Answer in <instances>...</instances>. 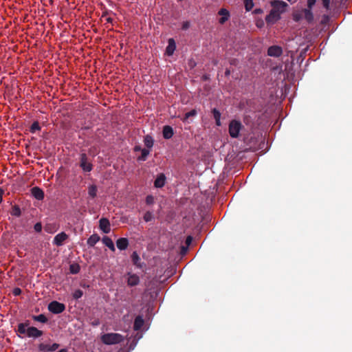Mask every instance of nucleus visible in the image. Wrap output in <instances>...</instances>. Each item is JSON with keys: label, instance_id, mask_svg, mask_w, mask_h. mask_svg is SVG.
Listing matches in <instances>:
<instances>
[{"label": "nucleus", "instance_id": "1", "mask_svg": "<svg viewBox=\"0 0 352 352\" xmlns=\"http://www.w3.org/2000/svg\"><path fill=\"white\" fill-rule=\"evenodd\" d=\"M101 340L105 344H116L122 342L124 337L120 333H108L102 336Z\"/></svg>", "mask_w": 352, "mask_h": 352}, {"label": "nucleus", "instance_id": "2", "mask_svg": "<svg viewBox=\"0 0 352 352\" xmlns=\"http://www.w3.org/2000/svg\"><path fill=\"white\" fill-rule=\"evenodd\" d=\"M243 128L239 120H232L230 122L228 131L231 138H237L239 136L241 130Z\"/></svg>", "mask_w": 352, "mask_h": 352}, {"label": "nucleus", "instance_id": "3", "mask_svg": "<svg viewBox=\"0 0 352 352\" xmlns=\"http://www.w3.org/2000/svg\"><path fill=\"white\" fill-rule=\"evenodd\" d=\"M270 4L272 7V10L278 13L279 15L284 13L288 7V4L286 2L280 0H273L270 2Z\"/></svg>", "mask_w": 352, "mask_h": 352}, {"label": "nucleus", "instance_id": "4", "mask_svg": "<svg viewBox=\"0 0 352 352\" xmlns=\"http://www.w3.org/2000/svg\"><path fill=\"white\" fill-rule=\"evenodd\" d=\"M47 308L52 314H58L65 311V305L63 303L54 300L49 303Z\"/></svg>", "mask_w": 352, "mask_h": 352}, {"label": "nucleus", "instance_id": "5", "mask_svg": "<svg viewBox=\"0 0 352 352\" xmlns=\"http://www.w3.org/2000/svg\"><path fill=\"white\" fill-rule=\"evenodd\" d=\"M80 167L84 172H90L93 169V165L88 161V157L85 153L80 154Z\"/></svg>", "mask_w": 352, "mask_h": 352}, {"label": "nucleus", "instance_id": "6", "mask_svg": "<svg viewBox=\"0 0 352 352\" xmlns=\"http://www.w3.org/2000/svg\"><path fill=\"white\" fill-rule=\"evenodd\" d=\"M166 271L164 268L160 270H157L155 273V284L159 283L160 285L164 283L170 276L169 274H165ZM158 286L155 285V289H157Z\"/></svg>", "mask_w": 352, "mask_h": 352}, {"label": "nucleus", "instance_id": "7", "mask_svg": "<svg viewBox=\"0 0 352 352\" xmlns=\"http://www.w3.org/2000/svg\"><path fill=\"white\" fill-rule=\"evenodd\" d=\"M283 54V50L278 45H272L267 50V55L273 57H279Z\"/></svg>", "mask_w": 352, "mask_h": 352}, {"label": "nucleus", "instance_id": "8", "mask_svg": "<svg viewBox=\"0 0 352 352\" xmlns=\"http://www.w3.org/2000/svg\"><path fill=\"white\" fill-rule=\"evenodd\" d=\"M67 239L68 235L65 232H62L54 236L53 243L56 246H61Z\"/></svg>", "mask_w": 352, "mask_h": 352}, {"label": "nucleus", "instance_id": "9", "mask_svg": "<svg viewBox=\"0 0 352 352\" xmlns=\"http://www.w3.org/2000/svg\"><path fill=\"white\" fill-rule=\"evenodd\" d=\"M59 346L57 343H54L52 345L41 343L38 345V349L42 352L55 351L58 349Z\"/></svg>", "mask_w": 352, "mask_h": 352}, {"label": "nucleus", "instance_id": "10", "mask_svg": "<svg viewBox=\"0 0 352 352\" xmlns=\"http://www.w3.org/2000/svg\"><path fill=\"white\" fill-rule=\"evenodd\" d=\"M100 229L105 234H108L110 230V222L107 218H101L99 221Z\"/></svg>", "mask_w": 352, "mask_h": 352}, {"label": "nucleus", "instance_id": "11", "mask_svg": "<svg viewBox=\"0 0 352 352\" xmlns=\"http://www.w3.org/2000/svg\"><path fill=\"white\" fill-rule=\"evenodd\" d=\"M43 334V332L34 327H29L27 336L29 338H39Z\"/></svg>", "mask_w": 352, "mask_h": 352}, {"label": "nucleus", "instance_id": "12", "mask_svg": "<svg viewBox=\"0 0 352 352\" xmlns=\"http://www.w3.org/2000/svg\"><path fill=\"white\" fill-rule=\"evenodd\" d=\"M280 19V15L278 13L275 12L273 10H271L269 14L265 17L267 23H274Z\"/></svg>", "mask_w": 352, "mask_h": 352}, {"label": "nucleus", "instance_id": "13", "mask_svg": "<svg viewBox=\"0 0 352 352\" xmlns=\"http://www.w3.org/2000/svg\"><path fill=\"white\" fill-rule=\"evenodd\" d=\"M32 195L38 200H42L44 198V192L39 187L35 186L31 189Z\"/></svg>", "mask_w": 352, "mask_h": 352}, {"label": "nucleus", "instance_id": "14", "mask_svg": "<svg viewBox=\"0 0 352 352\" xmlns=\"http://www.w3.org/2000/svg\"><path fill=\"white\" fill-rule=\"evenodd\" d=\"M302 12H303V19H305L307 23H311L314 21V17L311 9L303 8Z\"/></svg>", "mask_w": 352, "mask_h": 352}, {"label": "nucleus", "instance_id": "15", "mask_svg": "<svg viewBox=\"0 0 352 352\" xmlns=\"http://www.w3.org/2000/svg\"><path fill=\"white\" fill-rule=\"evenodd\" d=\"M166 177L164 173H160L155 178V188H162L165 185Z\"/></svg>", "mask_w": 352, "mask_h": 352}, {"label": "nucleus", "instance_id": "16", "mask_svg": "<svg viewBox=\"0 0 352 352\" xmlns=\"http://www.w3.org/2000/svg\"><path fill=\"white\" fill-rule=\"evenodd\" d=\"M218 14L219 15L222 16L219 19V23L224 24L229 19V16H230L229 12L225 8H221L219 11Z\"/></svg>", "mask_w": 352, "mask_h": 352}, {"label": "nucleus", "instance_id": "17", "mask_svg": "<svg viewBox=\"0 0 352 352\" xmlns=\"http://www.w3.org/2000/svg\"><path fill=\"white\" fill-rule=\"evenodd\" d=\"M116 245L119 250H124L129 246V241L126 238H120L116 241Z\"/></svg>", "mask_w": 352, "mask_h": 352}, {"label": "nucleus", "instance_id": "18", "mask_svg": "<svg viewBox=\"0 0 352 352\" xmlns=\"http://www.w3.org/2000/svg\"><path fill=\"white\" fill-rule=\"evenodd\" d=\"M176 45L173 38L168 39V44L166 49V54L168 56H171L173 54L174 51L175 50Z\"/></svg>", "mask_w": 352, "mask_h": 352}, {"label": "nucleus", "instance_id": "19", "mask_svg": "<svg viewBox=\"0 0 352 352\" xmlns=\"http://www.w3.org/2000/svg\"><path fill=\"white\" fill-rule=\"evenodd\" d=\"M128 275H129V277H128L127 283H128L129 285L135 286V285H138L139 281H140L138 276H137L136 274H132L130 273H129Z\"/></svg>", "mask_w": 352, "mask_h": 352}, {"label": "nucleus", "instance_id": "20", "mask_svg": "<svg viewBox=\"0 0 352 352\" xmlns=\"http://www.w3.org/2000/svg\"><path fill=\"white\" fill-rule=\"evenodd\" d=\"M162 133L165 139H170L173 135V129L171 126L166 125L163 128Z\"/></svg>", "mask_w": 352, "mask_h": 352}, {"label": "nucleus", "instance_id": "21", "mask_svg": "<svg viewBox=\"0 0 352 352\" xmlns=\"http://www.w3.org/2000/svg\"><path fill=\"white\" fill-rule=\"evenodd\" d=\"M29 326V322L27 321L24 323H19L17 327V332L20 334H28V327Z\"/></svg>", "mask_w": 352, "mask_h": 352}, {"label": "nucleus", "instance_id": "22", "mask_svg": "<svg viewBox=\"0 0 352 352\" xmlns=\"http://www.w3.org/2000/svg\"><path fill=\"white\" fill-rule=\"evenodd\" d=\"M144 324V319L142 316H138L135 318L133 324V329L135 331L140 330Z\"/></svg>", "mask_w": 352, "mask_h": 352}, {"label": "nucleus", "instance_id": "23", "mask_svg": "<svg viewBox=\"0 0 352 352\" xmlns=\"http://www.w3.org/2000/svg\"><path fill=\"white\" fill-rule=\"evenodd\" d=\"M100 238L97 234L91 235L87 239V245L89 247H94L96 243L100 241Z\"/></svg>", "mask_w": 352, "mask_h": 352}, {"label": "nucleus", "instance_id": "24", "mask_svg": "<svg viewBox=\"0 0 352 352\" xmlns=\"http://www.w3.org/2000/svg\"><path fill=\"white\" fill-rule=\"evenodd\" d=\"M212 113L213 115L214 119L215 120V123L217 126H221V113L220 111L217 109L216 108H214L212 109Z\"/></svg>", "mask_w": 352, "mask_h": 352}, {"label": "nucleus", "instance_id": "25", "mask_svg": "<svg viewBox=\"0 0 352 352\" xmlns=\"http://www.w3.org/2000/svg\"><path fill=\"white\" fill-rule=\"evenodd\" d=\"M102 243L108 247L111 251H115V246L113 241L108 236H104L102 239Z\"/></svg>", "mask_w": 352, "mask_h": 352}, {"label": "nucleus", "instance_id": "26", "mask_svg": "<svg viewBox=\"0 0 352 352\" xmlns=\"http://www.w3.org/2000/svg\"><path fill=\"white\" fill-rule=\"evenodd\" d=\"M131 260H132L133 265H135V266H137L139 268L142 267V266L140 263L141 258L136 252H133V254H131Z\"/></svg>", "mask_w": 352, "mask_h": 352}, {"label": "nucleus", "instance_id": "27", "mask_svg": "<svg viewBox=\"0 0 352 352\" xmlns=\"http://www.w3.org/2000/svg\"><path fill=\"white\" fill-rule=\"evenodd\" d=\"M149 154V151L148 148H143L140 152V155H138V160L139 161H145L147 158V156Z\"/></svg>", "mask_w": 352, "mask_h": 352}, {"label": "nucleus", "instance_id": "28", "mask_svg": "<svg viewBox=\"0 0 352 352\" xmlns=\"http://www.w3.org/2000/svg\"><path fill=\"white\" fill-rule=\"evenodd\" d=\"M32 319L34 321H37L41 323H46L48 321L47 318L44 314H40L38 316H32Z\"/></svg>", "mask_w": 352, "mask_h": 352}, {"label": "nucleus", "instance_id": "29", "mask_svg": "<svg viewBox=\"0 0 352 352\" xmlns=\"http://www.w3.org/2000/svg\"><path fill=\"white\" fill-rule=\"evenodd\" d=\"M144 142L145 146L147 147V148H151L153 145V138L149 135H147L144 138Z\"/></svg>", "mask_w": 352, "mask_h": 352}, {"label": "nucleus", "instance_id": "30", "mask_svg": "<svg viewBox=\"0 0 352 352\" xmlns=\"http://www.w3.org/2000/svg\"><path fill=\"white\" fill-rule=\"evenodd\" d=\"M97 190H98V189H97L96 186L91 185L88 188V194L90 197H91L92 198H94L96 197Z\"/></svg>", "mask_w": 352, "mask_h": 352}, {"label": "nucleus", "instance_id": "31", "mask_svg": "<svg viewBox=\"0 0 352 352\" xmlns=\"http://www.w3.org/2000/svg\"><path fill=\"white\" fill-rule=\"evenodd\" d=\"M80 266L78 264L74 263L70 265L69 266V271L70 273L72 274H76L80 272Z\"/></svg>", "mask_w": 352, "mask_h": 352}, {"label": "nucleus", "instance_id": "32", "mask_svg": "<svg viewBox=\"0 0 352 352\" xmlns=\"http://www.w3.org/2000/svg\"><path fill=\"white\" fill-rule=\"evenodd\" d=\"M40 130H41V126H39V123L38 121L34 122L32 124L30 129V131L32 133H36V131H40Z\"/></svg>", "mask_w": 352, "mask_h": 352}, {"label": "nucleus", "instance_id": "33", "mask_svg": "<svg viewBox=\"0 0 352 352\" xmlns=\"http://www.w3.org/2000/svg\"><path fill=\"white\" fill-rule=\"evenodd\" d=\"M292 16L294 21L299 22L303 19V12H302V10L300 12H294Z\"/></svg>", "mask_w": 352, "mask_h": 352}, {"label": "nucleus", "instance_id": "34", "mask_svg": "<svg viewBox=\"0 0 352 352\" xmlns=\"http://www.w3.org/2000/svg\"><path fill=\"white\" fill-rule=\"evenodd\" d=\"M12 215L15 217H20L21 214V209L20 208L15 205L12 207V210L11 212Z\"/></svg>", "mask_w": 352, "mask_h": 352}, {"label": "nucleus", "instance_id": "35", "mask_svg": "<svg viewBox=\"0 0 352 352\" xmlns=\"http://www.w3.org/2000/svg\"><path fill=\"white\" fill-rule=\"evenodd\" d=\"M244 5L246 11H250L254 6V3L252 0H244Z\"/></svg>", "mask_w": 352, "mask_h": 352}, {"label": "nucleus", "instance_id": "36", "mask_svg": "<svg viewBox=\"0 0 352 352\" xmlns=\"http://www.w3.org/2000/svg\"><path fill=\"white\" fill-rule=\"evenodd\" d=\"M197 115V111L195 109H192L189 112L185 113L184 120H187L189 118L195 116Z\"/></svg>", "mask_w": 352, "mask_h": 352}, {"label": "nucleus", "instance_id": "37", "mask_svg": "<svg viewBox=\"0 0 352 352\" xmlns=\"http://www.w3.org/2000/svg\"><path fill=\"white\" fill-rule=\"evenodd\" d=\"M83 295V292L81 289H76L73 293V298L76 300L80 298Z\"/></svg>", "mask_w": 352, "mask_h": 352}, {"label": "nucleus", "instance_id": "38", "mask_svg": "<svg viewBox=\"0 0 352 352\" xmlns=\"http://www.w3.org/2000/svg\"><path fill=\"white\" fill-rule=\"evenodd\" d=\"M153 219V214H152V212H150V211H147L144 215V220L146 221V222H148L150 221H151Z\"/></svg>", "mask_w": 352, "mask_h": 352}, {"label": "nucleus", "instance_id": "39", "mask_svg": "<svg viewBox=\"0 0 352 352\" xmlns=\"http://www.w3.org/2000/svg\"><path fill=\"white\" fill-rule=\"evenodd\" d=\"M196 65H197V63L195 60H193L192 58L188 60V67L190 69H193Z\"/></svg>", "mask_w": 352, "mask_h": 352}, {"label": "nucleus", "instance_id": "40", "mask_svg": "<svg viewBox=\"0 0 352 352\" xmlns=\"http://www.w3.org/2000/svg\"><path fill=\"white\" fill-rule=\"evenodd\" d=\"M34 229L36 232H41L42 230V224L40 222L36 223L34 226Z\"/></svg>", "mask_w": 352, "mask_h": 352}, {"label": "nucleus", "instance_id": "41", "mask_svg": "<svg viewBox=\"0 0 352 352\" xmlns=\"http://www.w3.org/2000/svg\"><path fill=\"white\" fill-rule=\"evenodd\" d=\"M316 0H307V9L313 8L314 6L316 4Z\"/></svg>", "mask_w": 352, "mask_h": 352}, {"label": "nucleus", "instance_id": "42", "mask_svg": "<svg viewBox=\"0 0 352 352\" xmlns=\"http://www.w3.org/2000/svg\"><path fill=\"white\" fill-rule=\"evenodd\" d=\"M146 202L148 205L152 204L154 202V197L152 195H148L146 199Z\"/></svg>", "mask_w": 352, "mask_h": 352}, {"label": "nucleus", "instance_id": "43", "mask_svg": "<svg viewBox=\"0 0 352 352\" xmlns=\"http://www.w3.org/2000/svg\"><path fill=\"white\" fill-rule=\"evenodd\" d=\"M322 1L324 8L329 10L330 6V0H322Z\"/></svg>", "mask_w": 352, "mask_h": 352}, {"label": "nucleus", "instance_id": "44", "mask_svg": "<svg viewBox=\"0 0 352 352\" xmlns=\"http://www.w3.org/2000/svg\"><path fill=\"white\" fill-rule=\"evenodd\" d=\"M21 293V290L20 288H15L13 290V294L15 295V296H18V295H20Z\"/></svg>", "mask_w": 352, "mask_h": 352}, {"label": "nucleus", "instance_id": "45", "mask_svg": "<svg viewBox=\"0 0 352 352\" xmlns=\"http://www.w3.org/2000/svg\"><path fill=\"white\" fill-rule=\"evenodd\" d=\"M142 149L143 148L141 147L140 145H135V147H134V151L135 153H138V152L140 153Z\"/></svg>", "mask_w": 352, "mask_h": 352}, {"label": "nucleus", "instance_id": "46", "mask_svg": "<svg viewBox=\"0 0 352 352\" xmlns=\"http://www.w3.org/2000/svg\"><path fill=\"white\" fill-rule=\"evenodd\" d=\"M4 194V190L0 187V204L3 201V195Z\"/></svg>", "mask_w": 352, "mask_h": 352}, {"label": "nucleus", "instance_id": "47", "mask_svg": "<svg viewBox=\"0 0 352 352\" xmlns=\"http://www.w3.org/2000/svg\"><path fill=\"white\" fill-rule=\"evenodd\" d=\"M189 22L186 21L183 23L182 29L186 30L189 28Z\"/></svg>", "mask_w": 352, "mask_h": 352}, {"label": "nucleus", "instance_id": "48", "mask_svg": "<svg viewBox=\"0 0 352 352\" xmlns=\"http://www.w3.org/2000/svg\"><path fill=\"white\" fill-rule=\"evenodd\" d=\"M187 250H188V248L186 247L182 246L181 247V253L182 254H185L186 253V252H187Z\"/></svg>", "mask_w": 352, "mask_h": 352}, {"label": "nucleus", "instance_id": "49", "mask_svg": "<svg viewBox=\"0 0 352 352\" xmlns=\"http://www.w3.org/2000/svg\"><path fill=\"white\" fill-rule=\"evenodd\" d=\"M155 302L157 301V300H162V297L159 296L158 292L157 291H155Z\"/></svg>", "mask_w": 352, "mask_h": 352}, {"label": "nucleus", "instance_id": "50", "mask_svg": "<svg viewBox=\"0 0 352 352\" xmlns=\"http://www.w3.org/2000/svg\"><path fill=\"white\" fill-rule=\"evenodd\" d=\"M192 241V237L190 236H188L187 238H186V244L188 245H190V243H191Z\"/></svg>", "mask_w": 352, "mask_h": 352}, {"label": "nucleus", "instance_id": "51", "mask_svg": "<svg viewBox=\"0 0 352 352\" xmlns=\"http://www.w3.org/2000/svg\"><path fill=\"white\" fill-rule=\"evenodd\" d=\"M99 324H100V322H99V320H95V321H94V322H93V323H92V324H93L94 326H98Z\"/></svg>", "mask_w": 352, "mask_h": 352}, {"label": "nucleus", "instance_id": "52", "mask_svg": "<svg viewBox=\"0 0 352 352\" xmlns=\"http://www.w3.org/2000/svg\"><path fill=\"white\" fill-rule=\"evenodd\" d=\"M57 352H67V349H62L59 350Z\"/></svg>", "mask_w": 352, "mask_h": 352}, {"label": "nucleus", "instance_id": "53", "mask_svg": "<svg viewBox=\"0 0 352 352\" xmlns=\"http://www.w3.org/2000/svg\"><path fill=\"white\" fill-rule=\"evenodd\" d=\"M225 74H226V76H228V75H230V70H229V69H227V70L226 71V72H225Z\"/></svg>", "mask_w": 352, "mask_h": 352}, {"label": "nucleus", "instance_id": "54", "mask_svg": "<svg viewBox=\"0 0 352 352\" xmlns=\"http://www.w3.org/2000/svg\"><path fill=\"white\" fill-rule=\"evenodd\" d=\"M203 79H204V80H208V77L206 75H204V76H203Z\"/></svg>", "mask_w": 352, "mask_h": 352}, {"label": "nucleus", "instance_id": "55", "mask_svg": "<svg viewBox=\"0 0 352 352\" xmlns=\"http://www.w3.org/2000/svg\"><path fill=\"white\" fill-rule=\"evenodd\" d=\"M287 1L291 3H295L296 1V0H287Z\"/></svg>", "mask_w": 352, "mask_h": 352}, {"label": "nucleus", "instance_id": "56", "mask_svg": "<svg viewBox=\"0 0 352 352\" xmlns=\"http://www.w3.org/2000/svg\"><path fill=\"white\" fill-rule=\"evenodd\" d=\"M255 12H256V13H260V12H261V9H256V10H255Z\"/></svg>", "mask_w": 352, "mask_h": 352}, {"label": "nucleus", "instance_id": "57", "mask_svg": "<svg viewBox=\"0 0 352 352\" xmlns=\"http://www.w3.org/2000/svg\"><path fill=\"white\" fill-rule=\"evenodd\" d=\"M107 22H109V23H111V22H112V19H111V18H108V19H107Z\"/></svg>", "mask_w": 352, "mask_h": 352}]
</instances>
